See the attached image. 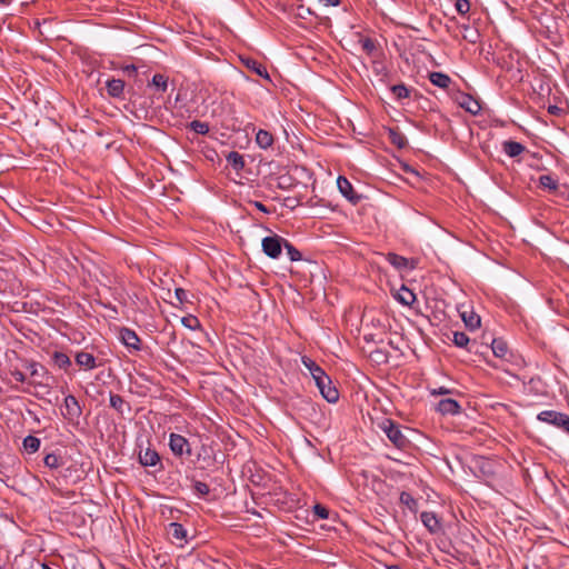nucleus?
I'll return each mask as SVG.
<instances>
[{"label":"nucleus","mask_w":569,"mask_h":569,"mask_svg":"<svg viewBox=\"0 0 569 569\" xmlns=\"http://www.w3.org/2000/svg\"><path fill=\"white\" fill-rule=\"evenodd\" d=\"M380 428L383 430L388 439L398 448L405 449L409 445L408 438L403 435L400 425L391 419H385L380 423Z\"/></svg>","instance_id":"nucleus-1"},{"label":"nucleus","mask_w":569,"mask_h":569,"mask_svg":"<svg viewBox=\"0 0 569 569\" xmlns=\"http://www.w3.org/2000/svg\"><path fill=\"white\" fill-rule=\"evenodd\" d=\"M284 241L286 239L277 234L263 238L261 242L263 253L272 259L279 258L282 247L284 246Z\"/></svg>","instance_id":"nucleus-2"},{"label":"nucleus","mask_w":569,"mask_h":569,"mask_svg":"<svg viewBox=\"0 0 569 569\" xmlns=\"http://www.w3.org/2000/svg\"><path fill=\"white\" fill-rule=\"evenodd\" d=\"M169 447L174 456L181 457L183 453L191 455V448L187 438L178 433H171L169 437Z\"/></svg>","instance_id":"nucleus-3"},{"label":"nucleus","mask_w":569,"mask_h":569,"mask_svg":"<svg viewBox=\"0 0 569 569\" xmlns=\"http://www.w3.org/2000/svg\"><path fill=\"white\" fill-rule=\"evenodd\" d=\"M320 393L328 402H336L339 399V391L335 386L329 376H320V382L317 385Z\"/></svg>","instance_id":"nucleus-4"},{"label":"nucleus","mask_w":569,"mask_h":569,"mask_svg":"<svg viewBox=\"0 0 569 569\" xmlns=\"http://www.w3.org/2000/svg\"><path fill=\"white\" fill-rule=\"evenodd\" d=\"M337 184L339 191L353 204L358 203L360 200V196L353 190L350 181L342 176H339L337 179Z\"/></svg>","instance_id":"nucleus-5"},{"label":"nucleus","mask_w":569,"mask_h":569,"mask_svg":"<svg viewBox=\"0 0 569 569\" xmlns=\"http://www.w3.org/2000/svg\"><path fill=\"white\" fill-rule=\"evenodd\" d=\"M420 519L430 533L437 535L442 531L441 522L435 512L423 511L420 515Z\"/></svg>","instance_id":"nucleus-6"},{"label":"nucleus","mask_w":569,"mask_h":569,"mask_svg":"<svg viewBox=\"0 0 569 569\" xmlns=\"http://www.w3.org/2000/svg\"><path fill=\"white\" fill-rule=\"evenodd\" d=\"M120 340L124 346L128 348H133L134 350H140V339L138 335L129 329V328H121L119 332Z\"/></svg>","instance_id":"nucleus-7"},{"label":"nucleus","mask_w":569,"mask_h":569,"mask_svg":"<svg viewBox=\"0 0 569 569\" xmlns=\"http://www.w3.org/2000/svg\"><path fill=\"white\" fill-rule=\"evenodd\" d=\"M139 462L144 467H156L160 465V456L159 453L151 448H147L144 451L139 452Z\"/></svg>","instance_id":"nucleus-8"},{"label":"nucleus","mask_w":569,"mask_h":569,"mask_svg":"<svg viewBox=\"0 0 569 569\" xmlns=\"http://www.w3.org/2000/svg\"><path fill=\"white\" fill-rule=\"evenodd\" d=\"M460 405L451 398L442 399L437 405V410L441 415H458L460 412Z\"/></svg>","instance_id":"nucleus-9"},{"label":"nucleus","mask_w":569,"mask_h":569,"mask_svg":"<svg viewBox=\"0 0 569 569\" xmlns=\"http://www.w3.org/2000/svg\"><path fill=\"white\" fill-rule=\"evenodd\" d=\"M459 106L471 114H477L481 110L480 103L473 99L470 94H461L459 99Z\"/></svg>","instance_id":"nucleus-10"},{"label":"nucleus","mask_w":569,"mask_h":569,"mask_svg":"<svg viewBox=\"0 0 569 569\" xmlns=\"http://www.w3.org/2000/svg\"><path fill=\"white\" fill-rule=\"evenodd\" d=\"M126 83L121 79H110L107 81V92L112 98H122Z\"/></svg>","instance_id":"nucleus-11"},{"label":"nucleus","mask_w":569,"mask_h":569,"mask_svg":"<svg viewBox=\"0 0 569 569\" xmlns=\"http://www.w3.org/2000/svg\"><path fill=\"white\" fill-rule=\"evenodd\" d=\"M64 407L67 410V416L69 418H79L81 416V408L79 406V402L77 398L72 395H69L64 398Z\"/></svg>","instance_id":"nucleus-12"},{"label":"nucleus","mask_w":569,"mask_h":569,"mask_svg":"<svg viewBox=\"0 0 569 569\" xmlns=\"http://www.w3.org/2000/svg\"><path fill=\"white\" fill-rule=\"evenodd\" d=\"M491 349H492L493 355L500 359L507 360L508 356L510 355L507 342L501 338H497V339L492 340Z\"/></svg>","instance_id":"nucleus-13"},{"label":"nucleus","mask_w":569,"mask_h":569,"mask_svg":"<svg viewBox=\"0 0 569 569\" xmlns=\"http://www.w3.org/2000/svg\"><path fill=\"white\" fill-rule=\"evenodd\" d=\"M242 62L252 72L257 73L258 76H260L264 79H269L267 68L259 61H257L252 58H244V59H242Z\"/></svg>","instance_id":"nucleus-14"},{"label":"nucleus","mask_w":569,"mask_h":569,"mask_svg":"<svg viewBox=\"0 0 569 569\" xmlns=\"http://www.w3.org/2000/svg\"><path fill=\"white\" fill-rule=\"evenodd\" d=\"M428 78L432 84H435L441 89L449 88V86L451 83V78L443 72H438V71L430 72Z\"/></svg>","instance_id":"nucleus-15"},{"label":"nucleus","mask_w":569,"mask_h":569,"mask_svg":"<svg viewBox=\"0 0 569 569\" xmlns=\"http://www.w3.org/2000/svg\"><path fill=\"white\" fill-rule=\"evenodd\" d=\"M502 149L507 156L516 158L526 150V147L520 142L508 140L502 143Z\"/></svg>","instance_id":"nucleus-16"},{"label":"nucleus","mask_w":569,"mask_h":569,"mask_svg":"<svg viewBox=\"0 0 569 569\" xmlns=\"http://www.w3.org/2000/svg\"><path fill=\"white\" fill-rule=\"evenodd\" d=\"M76 362L79 367L84 368L87 370L96 368V358L88 352H78L76 355Z\"/></svg>","instance_id":"nucleus-17"},{"label":"nucleus","mask_w":569,"mask_h":569,"mask_svg":"<svg viewBox=\"0 0 569 569\" xmlns=\"http://www.w3.org/2000/svg\"><path fill=\"white\" fill-rule=\"evenodd\" d=\"M110 406L119 413L123 415L126 411H130V405L120 395H110Z\"/></svg>","instance_id":"nucleus-18"},{"label":"nucleus","mask_w":569,"mask_h":569,"mask_svg":"<svg viewBox=\"0 0 569 569\" xmlns=\"http://www.w3.org/2000/svg\"><path fill=\"white\" fill-rule=\"evenodd\" d=\"M168 535L172 539L182 542L186 539L187 531L181 523L171 522V523H169V527H168Z\"/></svg>","instance_id":"nucleus-19"},{"label":"nucleus","mask_w":569,"mask_h":569,"mask_svg":"<svg viewBox=\"0 0 569 569\" xmlns=\"http://www.w3.org/2000/svg\"><path fill=\"white\" fill-rule=\"evenodd\" d=\"M256 142L262 149H268L273 144V136L267 130L260 129L256 134Z\"/></svg>","instance_id":"nucleus-20"},{"label":"nucleus","mask_w":569,"mask_h":569,"mask_svg":"<svg viewBox=\"0 0 569 569\" xmlns=\"http://www.w3.org/2000/svg\"><path fill=\"white\" fill-rule=\"evenodd\" d=\"M386 260L391 266H393L397 270L406 269L409 266V260L407 258L399 256L397 253H393V252L387 253Z\"/></svg>","instance_id":"nucleus-21"},{"label":"nucleus","mask_w":569,"mask_h":569,"mask_svg":"<svg viewBox=\"0 0 569 569\" xmlns=\"http://www.w3.org/2000/svg\"><path fill=\"white\" fill-rule=\"evenodd\" d=\"M388 137L390 142L399 149L405 148L408 143L406 136L398 129H389Z\"/></svg>","instance_id":"nucleus-22"},{"label":"nucleus","mask_w":569,"mask_h":569,"mask_svg":"<svg viewBox=\"0 0 569 569\" xmlns=\"http://www.w3.org/2000/svg\"><path fill=\"white\" fill-rule=\"evenodd\" d=\"M397 300L403 306H412L416 301V295L410 289L402 286L397 293Z\"/></svg>","instance_id":"nucleus-23"},{"label":"nucleus","mask_w":569,"mask_h":569,"mask_svg":"<svg viewBox=\"0 0 569 569\" xmlns=\"http://www.w3.org/2000/svg\"><path fill=\"white\" fill-rule=\"evenodd\" d=\"M461 318H462L466 327L469 328L470 330H475L480 327L481 319L473 311H470V312L463 311L461 313Z\"/></svg>","instance_id":"nucleus-24"},{"label":"nucleus","mask_w":569,"mask_h":569,"mask_svg":"<svg viewBox=\"0 0 569 569\" xmlns=\"http://www.w3.org/2000/svg\"><path fill=\"white\" fill-rule=\"evenodd\" d=\"M227 162L236 170L240 171L244 168L243 156L237 151H230L227 154Z\"/></svg>","instance_id":"nucleus-25"},{"label":"nucleus","mask_w":569,"mask_h":569,"mask_svg":"<svg viewBox=\"0 0 569 569\" xmlns=\"http://www.w3.org/2000/svg\"><path fill=\"white\" fill-rule=\"evenodd\" d=\"M53 363L60 369H68L71 366L69 356L61 351H54L52 355Z\"/></svg>","instance_id":"nucleus-26"},{"label":"nucleus","mask_w":569,"mask_h":569,"mask_svg":"<svg viewBox=\"0 0 569 569\" xmlns=\"http://www.w3.org/2000/svg\"><path fill=\"white\" fill-rule=\"evenodd\" d=\"M399 499L410 511L417 512L418 501L409 492L402 491Z\"/></svg>","instance_id":"nucleus-27"},{"label":"nucleus","mask_w":569,"mask_h":569,"mask_svg":"<svg viewBox=\"0 0 569 569\" xmlns=\"http://www.w3.org/2000/svg\"><path fill=\"white\" fill-rule=\"evenodd\" d=\"M23 447L29 453H33L39 450L40 439L34 436H28L23 440Z\"/></svg>","instance_id":"nucleus-28"},{"label":"nucleus","mask_w":569,"mask_h":569,"mask_svg":"<svg viewBox=\"0 0 569 569\" xmlns=\"http://www.w3.org/2000/svg\"><path fill=\"white\" fill-rule=\"evenodd\" d=\"M539 183L541 187L549 189L551 191H556L558 189V181L550 174L540 176Z\"/></svg>","instance_id":"nucleus-29"},{"label":"nucleus","mask_w":569,"mask_h":569,"mask_svg":"<svg viewBox=\"0 0 569 569\" xmlns=\"http://www.w3.org/2000/svg\"><path fill=\"white\" fill-rule=\"evenodd\" d=\"M151 84L154 86L158 90L164 92V91H167V88H168V77H166L161 73H156L152 77Z\"/></svg>","instance_id":"nucleus-30"},{"label":"nucleus","mask_w":569,"mask_h":569,"mask_svg":"<svg viewBox=\"0 0 569 569\" xmlns=\"http://www.w3.org/2000/svg\"><path fill=\"white\" fill-rule=\"evenodd\" d=\"M391 91L398 100L408 98L410 94V90L402 83L392 86Z\"/></svg>","instance_id":"nucleus-31"},{"label":"nucleus","mask_w":569,"mask_h":569,"mask_svg":"<svg viewBox=\"0 0 569 569\" xmlns=\"http://www.w3.org/2000/svg\"><path fill=\"white\" fill-rule=\"evenodd\" d=\"M61 457L56 455V453H48L44 459H43V462L44 465L50 468V469H56L58 467L61 466Z\"/></svg>","instance_id":"nucleus-32"},{"label":"nucleus","mask_w":569,"mask_h":569,"mask_svg":"<svg viewBox=\"0 0 569 569\" xmlns=\"http://www.w3.org/2000/svg\"><path fill=\"white\" fill-rule=\"evenodd\" d=\"M181 323L190 330L199 329L201 326L199 319L191 315L182 317Z\"/></svg>","instance_id":"nucleus-33"},{"label":"nucleus","mask_w":569,"mask_h":569,"mask_svg":"<svg viewBox=\"0 0 569 569\" xmlns=\"http://www.w3.org/2000/svg\"><path fill=\"white\" fill-rule=\"evenodd\" d=\"M302 363L309 370L312 377L313 375H320L321 371L323 370L312 359L308 357H302Z\"/></svg>","instance_id":"nucleus-34"},{"label":"nucleus","mask_w":569,"mask_h":569,"mask_svg":"<svg viewBox=\"0 0 569 569\" xmlns=\"http://www.w3.org/2000/svg\"><path fill=\"white\" fill-rule=\"evenodd\" d=\"M283 247L287 250V253L291 261L301 260V258H302L301 252L297 248H295L289 241L286 240Z\"/></svg>","instance_id":"nucleus-35"},{"label":"nucleus","mask_w":569,"mask_h":569,"mask_svg":"<svg viewBox=\"0 0 569 569\" xmlns=\"http://www.w3.org/2000/svg\"><path fill=\"white\" fill-rule=\"evenodd\" d=\"M191 130H193L198 134H207L209 132V124L207 122H202L199 120H193L190 123Z\"/></svg>","instance_id":"nucleus-36"},{"label":"nucleus","mask_w":569,"mask_h":569,"mask_svg":"<svg viewBox=\"0 0 569 569\" xmlns=\"http://www.w3.org/2000/svg\"><path fill=\"white\" fill-rule=\"evenodd\" d=\"M452 341L457 347L463 348L469 343V337L465 332L456 331Z\"/></svg>","instance_id":"nucleus-37"},{"label":"nucleus","mask_w":569,"mask_h":569,"mask_svg":"<svg viewBox=\"0 0 569 569\" xmlns=\"http://www.w3.org/2000/svg\"><path fill=\"white\" fill-rule=\"evenodd\" d=\"M558 415V411H555V410H545V411H541L539 415H538V419L542 422H547V423H550L552 425L553 422V419L555 417L553 416H557Z\"/></svg>","instance_id":"nucleus-38"},{"label":"nucleus","mask_w":569,"mask_h":569,"mask_svg":"<svg viewBox=\"0 0 569 569\" xmlns=\"http://www.w3.org/2000/svg\"><path fill=\"white\" fill-rule=\"evenodd\" d=\"M553 417H555V419H553L552 426L563 430L565 426L567 425V422L569 420V416L566 413H562V412H558V415L553 416Z\"/></svg>","instance_id":"nucleus-39"},{"label":"nucleus","mask_w":569,"mask_h":569,"mask_svg":"<svg viewBox=\"0 0 569 569\" xmlns=\"http://www.w3.org/2000/svg\"><path fill=\"white\" fill-rule=\"evenodd\" d=\"M193 489L201 497H206L210 492L209 486L202 481H194Z\"/></svg>","instance_id":"nucleus-40"},{"label":"nucleus","mask_w":569,"mask_h":569,"mask_svg":"<svg viewBox=\"0 0 569 569\" xmlns=\"http://www.w3.org/2000/svg\"><path fill=\"white\" fill-rule=\"evenodd\" d=\"M29 369L32 377H40L47 373L44 367L36 362L30 363Z\"/></svg>","instance_id":"nucleus-41"},{"label":"nucleus","mask_w":569,"mask_h":569,"mask_svg":"<svg viewBox=\"0 0 569 569\" xmlns=\"http://www.w3.org/2000/svg\"><path fill=\"white\" fill-rule=\"evenodd\" d=\"M313 513L320 519H327L329 517V510L320 503L315 505Z\"/></svg>","instance_id":"nucleus-42"},{"label":"nucleus","mask_w":569,"mask_h":569,"mask_svg":"<svg viewBox=\"0 0 569 569\" xmlns=\"http://www.w3.org/2000/svg\"><path fill=\"white\" fill-rule=\"evenodd\" d=\"M456 10L460 14H466L470 10V2L469 0H457L456 1Z\"/></svg>","instance_id":"nucleus-43"},{"label":"nucleus","mask_w":569,"mask_h":569,"mask_svg":"<svg viewBox=\"0 0 569 569\" xmlns=\"http://www.w3.org/2000/svg\"><path fill=\"white\" fill-rule=\"evenodd\" d=\"M176 298L180 303H184L188 301L187 291L182 288L176 289Z\"/></svg>","instance_id":"nucleus-44"},{"label":"nucleus","mask_w":569,"mask_h":569,"mask_svg":"<svg viewBox=\"0 0 569 569\" xmlns=\"http://www.w3.org/2000/svg\"><path fill=\"white\" fill-rule=\"evenodd\" d=\"M548 113L551 116L560 117L563 113V109L559 108L558 106L551 104L548 107Z\"/></svg>","instance_id":"nucleus-45"},{"label":"nucleus","mask_w":569,"mask_h":569,"mask_svg":"<svg viewBox=\"0 0 569 569\" xmlns=\"http://www.w3.org/2000/svg\"><path fill=\"white\" fill-rule=\"evenodd\" d=\"M431 395H449L451 390L445 387H439L437 389H431Z\"/></svg>","instance_id":"nucleus-46"},{"label":"nucleus","mask_w":569,"mask_h":569,"mask_svg":"<svg viewBox=\"0 0 569 569\" xmlns=\"http://www.w3.org/2000/svg\"><path fill=\"white\" fill-rule=\"evenodd\" d=\"M250 203H252L258 210L264 212V213H270V210L260 201H251Z\"/></svg>","instance_id":"nucleus-47"},{"label":"nucleus","mask_w":569,"mask_h":569,"mask_svg":"<svg viewBox=\"0 0 569 569\" xmlns=\"http://www.w3.org/2000/svg\"><path fill=\"white\" fill-rule=\"evenodd\" d=\"M12 376H13L14 380L18 381V382H24L26 381V376L21 371H18V370L13 371Z\"/></svg>","instance_id":"nucleus-48"},{"label":"nucleus","mask_w":569,"mask_h":569,"mask_svg":"<svg viewBox=\"0 0 569 569\" xmlns=\"http://www.w3.org/2000/svg\"><path fill=\"white\" fill-rule=\"evenodd\" d=\"M372 48H373L372 41L369 40V39H366L365 42H363V49L370 51Z\"/></svg>","instance_id":"nucleus-49"},{"label":"nucleus","mask_w":569,"mask_h":569,"mask_svg":"<svg viewBox=\"0 0 569 569\" xmlns=\"http://www.w3.org/2000/svg\"><path fill=\"white\" fill-rule=\"evenodd\" d=\"M320 376H328L323 370L321 371L320 375H313V380L316 382V386L320 382Z\"/></svg>","instance_id":"nucleus-50"},{"label":"nucleus","mask_w":569,"mask_h":569,"mask_svg":"<svg viewBox=\"0 0 569 569\" xmlns=\"http://www.w3.org/2000/svg\"><path fill=\"white\" fill-rule=\"evenodd\" d=\"M286 201H287L286 206L291 207V208H295V206L297 203V201L295 199H291V198H287Z\"/></svg>","instance_id":"nucleus-51"},{"label":"nucleus","mask_w":569,"mask_h":569,"mask_svg":"<svg viewBox=\"0 0 569 569\" xmlns=\"http://www.w3.org/2000/svg\"><path fill=\"white\" fill-rule=\"evenodd\" d=\"M124 71H127L129 73H134V72H137V68L133 64H130L124 68Z\"/></svg>","instance_id":"nucleus-52"},{"label":"nucleus","mask_w":569,"mask_h":569,"mask_svg":"<svg viewBox=\"0 0 569 569\" xmlns=\"http://www.w3.org/2000/svg\"><path fill=\"white\" fill-rule=\"evenodd\" d=\"M12 2V0H0V6L7 7Z\"/></svg>","instance_id":"nucleus-53"},{"label":"nucleus","mask_w":569,"mask_h":569,"mask_svg":"<svg viewBox=\"0 0 569 569\" xmlns=\"http://www.w3.org/2000/svg\"><path fill=\"white\" fill-rule=\"evenodd\" d=\"M327 4H330V6H337L338 4V0H325Z\"/></svg>","instance_id":"nucleus-54"},{"label":"nucleus","mask_w":569,"mask_h":569,"mask_svg":"<svg viewBox=\"0 0 569 569\" xmlns=\"http://www.w3.org/2000/svg\"><path fill=\"white\" fill-rule=\"evenodd\" d=\"M563 431L567 432L569 435V419H568V422L567 425L565 426L563 428Z\"/></svg>","instance_id":"nucleus-55"},{"label":"nucleus","mask_w":569,"mask_h":569,"mask_svg":"<svg viewBox=\"0 0 569 569\" xmlns=\"http://www.w3.org/2000/svg\"><path fill=\"white\" fill-rule=\"evenodd\" d=\"M388 569H401L399 566H390Z\"/></svg>","instance_id":"nucleus-56"},{"label":"nucleus","mask_w":569,"mask_h":569,"mask_svg":"<svg viewBox=\"0 0 569 569\" xmlns=\"http://www.w3.org/2000/svg\"><path fill=\"white\" fill-rule=\"evenodd\" d=\"M42 568H43V569H52V568H50V567H49L48 565H46V563H43V565H42Z\"/></svg>","instance_id":"nucleus-57"}]
</instances>
